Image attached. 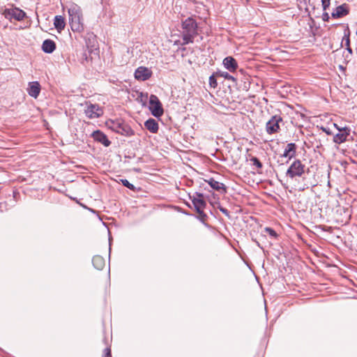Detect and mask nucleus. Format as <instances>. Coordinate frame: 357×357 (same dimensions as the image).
<instances>
[{
	"instance_id": "2",
	"label": "nucleus",
	"mask_w": 357,
	"mask_h": 357,
	"mask_svg": "<svg viewBox=\"0 0 357 357\" xmlns=\"http://www.w3.org/2000/svg\"><path fill=\"white\" fill-rule=\"evenodd\" d=\"M182 42L181 45L193 43L194 38L198 34L197 24L192 17H188L182 22Z\"/></svg>"
},
{
	"instance_id": "29",
	"label": "nucleus",
	"mask_w": 357,
	"mask_h": 357,
	"mask_svg": "<svg viewBox=\"0 0 357 357\" xmlns=\"http://www.w3.org/2000/svg\"><path fill=\"white\" fill-rule=\"evenodd\" d=\"M105 357H112L111 356V350L109 348H106L105 349Z\"/></svg>"
},
{
	"instance_id": "31",
	"label": "nucleus",
	"mask_w": 357,
	"mask_h": 357,
	"mask_svg": "<svg viewBox=\"0 0 357 357\" xmlns=\"http://www.w3.org/2000/svg\"><path fill=\"white\" fill-rule=\"evenodd\" d=\"M321 129H322V130H323L324 132H325L327 135H331V134H332V132H331V130H330L329 129L326 128L322 127V128H321Z\"/></svg>"
},
{
	"instance_id": "30",
	"label": "nucleus",
	"mask_w": 357,
	"mask_h": 357,
	"mask_svg": "<svg viewBox=\"0 0 357 357\" xmlns=\"http://www.w3.org/2000/svg\"><path fill=\"white\" fill-rule=\"evenodd\" d=\"M220 211L225 215H226L227 216H229V211H227V209L225 208H222V207H220Z\"/></svg>"
},
{
	"instance_id": "35",
	"label": "nucleus",
	"mask_w": 357,
	"mask_h": 357,
	"mask_svg": "<svg viewBox=\"0 0 357 357\" xmlns=\"http://www.w3.org/2000/svg\"><path fill=\"white\" fill-rule=\"evenodd\" d=\"M324 16H326L327 18L328 17V13L324 14Z\"/></svg>"
},
{
	"instance_id": "33",
	"label": "nucleus",
	"mask_w": 357,
	"mask_h": 357,
	"mask_svg": "<svg viewBox=\"0 0 357 357\" xmlns=\"http://www.w3.org/2000/svg\"><path fill=\"white\" fill-rule=\"evenodd\" d=\"M347 50H348V52L349 53H351V54L352 53V50H351V48L350 47H347Z\"/></svg>"
},
{
	"instance_id": "6",
	"label": "nucleus",
	"mask_w": 357,
	"mask_h": 357,
	"mask_svg": "<svg viewBox=\"0 0 357 357\" xmlns=\"http://www.w3.org/2000/svg\"><path fill=\"white\" fill-rule=\"evenodd\" d=\"M2 13L6 19H15L17 21L22 20L26 15L22 10L16 7L5 8Z\"/></svg>"
},
{
	"instance_id": "13",
	"label": "nucleus",
	"mask_w": 357,
	"mask_h": 357,
	"mask_svg": "<svg viewBox=\"0 0 357 357\" xmlns=\"http://www.w3.org/2000/svg\"><path fill=\"white\" fill-rule=\"evenodd\" d=\"M205 182H206L213 189L221 193H225L227 192V188L225 185L222 183L215 181L213 178L205 180Z\"/></svg>"
},
{
	"instance_id": "3",
	"label": "nucleus",
	"mask_w": 357,
	"mask_h": 357,
	"mask_svg": "<svg viewBox=\"0 0 357 357\" xmlns=\"http://www.w3.org/2000/svg\"><path fill=\"white\" fill-rule=\"evenodd\" d=\"M338 132L333 136V141L335 144H341L348 141L353 140L351 135V130L349 127L337 128Z\"/></svg>"
},
{
	"instance_id": "23",
	"label": "nucleus",
	"mask_w": 357,
	"mask_h": 357,
	"mask_svg": "<svg viewBox=\"0 0 357 357\" xmlns=\"http://www.w3.org/2000/svg\"><path fill=\"white\" fill-rule=\"evenodd\" d=\"M250 161L252 162V165L254 166H256L257 168L260 169L262 167V164L261 162L255 157H252L251 159H250Z\"/></svg>"
},
{
	"instance_id": "14",
	"label": "nucleus",
	"mask_w": 357,
	"mask_h": 357,
	"mask_svg": "<svg viewBox=\"0 0 357 357\" xmlns=\"http://www.w3.org/2000/svg\"><path fill=\"white\" fill-rule=\"evenodd\" d=\"M224 67L231 73H234L238 68V63L235 59L231 56H227L223 60Z\"/></svg>"
},
{
	"instance_id": "17",
	"label": "nucleus",
	"mask_w": 357,
	"mask_h": 357,
	"mask_svg": "<svg viewBox=\"0 0 357 357\" xmlns=\"http://www.w3.org/2000/svg\"><path fill=\"white\" fill-rule=\"evenodd\" d=\"M56 49L55 43L50 39L45 40L42 44V50L45 53H52Z\"/></svg>"
},
{
	"instance_id": "27",
	"label": "nucleus",
	"mask_w": 357,
	"mask_h": 357,
	"mask_svg": "<svg viewBox=\"0 0 357 357\" xmlns=\"http://www.w3.org/2000/svg\"><path fill=\"white\" fill-rule=\"evenodd\" d=\"M122 123H114L112 122V126H111L112 129L117 132V130L119 129L120 130L121 128Z\"/></svg>"
},
{
	"instance_id": "25",
	"label": "nucleus",
	"mask_w": 357,
	"mask_h": 357,
	"mask_svg": "<svg viewBox=\"0 0 357 357\" xmlns=\"http://www.w3.org/2000/svg\"><path fill=\"white\" fill-rule=\"evenodd\" d=\"M121 183L125 187H127L130 190H133L135 188V186L126 179H121Z\"/></svg>"
},
{
	"instance_id": "16",
	"label": "nucleus",
	"mask_w": 357,
	"mask_h": 357,
	"mask_svg": "<svg viewBox=\"0 0 357 357\" xmlns=\"http://www.w3.org/2000/svg\"><path fill=\"white\" fill-rule=\"evenodd\" d=\"M296 153V146L294 143H289L284 149L282 157L288 158L289 160L294 158Z\"/></svg>"
},
{
	"instance_id": "20",
	"label": "nucleus",
	"mask_w": 357,
	"mask_h": 357,
	"mask_svg": "<svg viewBox=\"0 0 357 357\" xmlns=\"http://www.w3.org/2000/svg\"><path fill=\"white\" fill-rule=\"evenodd\" d=\"M92 262L93 266L98 270H102L105 266V259L100 255L94 256Z\"/></svg>"
},
{
	"instance_id": "21",
	"label": "nucleus",
	"mask_w": 357,
	"mask_h": 357,
	"mask_svg": "<svg viewBox=\"0 0 357 357\" xmlns=\"http://www.w3.org/2000/svg\"><path fill=\"white\" fill-rule=\"evenodd\" d=\"M118 133H120L125 136H132L134 135L133 130L128 125L122 123L121 128L117 130Z\"/></svg>"
},
{
	"instance_id": "8",
	"label": "nucleus",
	"mask_w": 357,
	"mask_h": 357,
	"mask_svg": "<svg viewBox=\"0 0 357 357\" xmlns=\"http://www.w3.org/2000/svg\"><path fill=\"white\" fill-rule=\"evenodd\" d=\"M84 113L89 119H96L102 116L103 112L98 105L86 102Z\"/></svg>"
},
{
	"instance_id": "5",
	"label": "nucleus",
	"mask_w": 357,
	"mask_h": 357,
	"mask_svg": "<svg viewBox=\"0 0 357 357\" xmlns=\"http://www.w3.org/2000/svg\"><path fill=\"white\" fill-rule=\"evenodd\" d=\"M192 204L197 213L202 217L205 218L206 215L204 212L206 206V203L204 199V195L202 193H196L192 198Z\"/></svg>"
},
{
	"instance_id": "12",
	"label": "nucleus",
	"mask_w": 357,
	"mask_h": 357,
	"mask_svg": "<svg viewBox=\"0 0 357 357\" xmlns=\"http://www.w3.org/2000/svg\"><path fill=\"white\" fill-rule=\"evenodd\" d=\"M29 95L34 98H36L40 92V85L38 82H31L29 83L27 88Z\"/></svg>"
},
{
	"instance_id": "15",
	"label": "nucleus",
	"mask_w": 357,
	"mask_h": 357,
	"mask_svg": "<svg viewBox=\"0 0 357 357\" xmlns=\"http://www.w3.org/2000/svg\"><path fill=\"white\" fill-rule=\"evenodd\" d=\"M93 139L102 144L105 146H109L111 144L106 135L100 130H96L93 132Z\"/></svg>"
},
{
	"instance_id": "28",
	"label": "nucleus",
	"mask_w": 357,
	"mask_h": 357,
	"mask_svg": "<svg viewBox=\"0 0 357 357\" xmlns=\"http://www.w3.org/2000/svg\"><path fill=\"white\" fill-rule=\"evenodd\" d=\"M265 231L273 237H275L277 236L276 232L270 227H266Z\"/></svg>"
},
{
	"instance_id": "34",
	"label": "nucleus",
	"mask_w": 357,
	"mask_h": 357,
	"mask_svg": "<svg viewBox=\"0 0 357 357\" xmlns=\"http://www.w3.org/2000/svg\"><path fill=\"white\" fill-rule=\"evenodd\" d=\"M334 127L337 130V128H342L341 126H339L337 123H333Z\"/></svg>"
},
{
	"instance_id": "32",
	"label": "nucleus",
	"mask_w": 357,
	"mask_h": 357,
	"mask_svg": "<svg viewBox=\"0 0 357 357\" xmlns=\"http://www.w3.org/2000/svg\"><path fill=\"white\" fill-rule=\"evenodd\" d=\"M349 43H350V41H349V36H345V45L347 47H350L349 46Z\"/></svg>"
},
{
	"instance_id": "18",
	"label": "nucleus",
	"mask_w": 357,
	"mask_h": 357,
	"mask_svg": "<svg viewBox=\"0 0 357 357\" xmlns=\"http://www.w3.org/2000/svg\"><path fill=\"white\" fill-rule=\"evenodd\" d=\"M54 26L58 32H61L66 26L64 17L61 15H56L54 19Z\"/></svg>"
},
{
	"instance_id": "19",
	"label": "nucleus",
	"mask_w": 357,
	"mask_h": 357,
	"mask_svg": "<svg viewBox=\"0 0 357 357\" xmlns=\"http://www.w3.org/2000/svg\"><path fill=\"white\" fill-rule=\"evenodd\" d=\"M145 128L152 133H156L158 131V123L153 119H149L144 123Z\"/></svg>"
},
{
	"instance_id": "1",
	"label": "nucleus",
	"mask_w": 357,
	"mask_h": 357,
	"mask_svg": "<svg viewBox=\"0 0 357 357\" xmlns=\"http://www.w3.org/2000/svg\"><path fill=\"white\" fill-rule=\"evenodd\" d=\"M68 20L73 32L82 33L84 30L82 10L79 6L71 3L68 6Z\"/></svg>"
},
{
	"instance_id": "4",
	"label": "nucleus",
	"mask_w": 357,
	"mask_h": 357,
	"mask_svg": "<svg viewBox=\"0 0 357 357\" xmlns=\"http://www.w3.org/2000/svg\"><path fill=\"white\" fill-rule=\"evenodd\" d=\"M305 172V165L300 160H296L289 167L286 175L290 178L298 176L301 177Z\"/></svg>"
},
{
	"instance_id": "7",
	"label": "nucleus",
	"mask_w": 357,
	"mask_h": 357,
	"mask_svg": "<svg viewBox=\"0 0 357 357\" xmlns=\"http://www.w3.org/2000/svg\"><path fill=\"white\" fill-rule=\"evenodd\" d=\"M149 109L151 114L155 117H160L163 114V109L158 97L155 95H151L149 98Z\"/></svg>"
},
{
	"instance_id": "9",
	"label": "nucleus",
	"mask_w": 357,
	"mask_h": 357,
	"mask_svg": "<svg viewBox=\"0 0 357 357\" xmlns=\"http://www.w3.org/2000/svg\"><path fill=\"white\" fill-rule=\"evenodd\" d=\"M282 121V119L280 116H273L271 118V119L266 123V132L270 135L278 132L280 130V123H281Z\"/></svg>"
},
{
	"instance_id": "11",
	"label": "nucleus",
	"mask_w": 357,
	"mask_h": 357,
	"mask_svg": "<svg viewBox=\"0 0 357 357\" xmlns=\"http://www.w3.org/2000/svg\"><path fill=\"white\" fill-rule=\"evenodd\" d=\"M349 12V6L346 3H343L336 7L331 13V15L333 18H340L348 15Z\"/></svg>"
},
{
	"instance_id": "10",
	"label": "nucleus",
	"mask_w": 357,
	"mask_h": 357,
	"mask_svg": "<svg viewBox=\"0 0 357 357\" xmlns=\"http://www.w3.org/2000/svg\"><path fill=\"white\" fill-rule=\"evenodd\" d=\"M151 71L146 67H139L135 72V77L136 79L139 81H145L149 79L151 77Z\"/></svg>"
},
{
	"instance_id": "26",
	"label": "nucleus",
	"mask_w": 357,
	"mask_h": 357,
	"mask_svg": "<svg viewBox=\"0 0 357 357\" xmlns=\"http://www.w3.org/2000/svg\"><path fill=\"white\" fill-rule=\"evenodd\" d=\"M321 6L323 7L324 10H326L331 4V0H321Z\"/></svg>"
},
{
	"instance_id": "22",
	"label": "nucleus",
	"mask_w": 357,
	"mask_h": 357,
	"mask_svg": "<svg viewBox=\"0 0 357 357\" xmlns=\"http://www.w3.org/2000/svg\"><path fill=\"white\" fill-rule=\"evenodd\" d=\"M208 82L212 88H215L218 85L217 80L213 75L209 77Z\"/></svg>"
},
{
	"instance_id": "24",
	"label": "nucleus",
	"mask_w": 357,
	"mask_h": 357,
	"mask_svg": "<svg viewBox=\"0 0 357 357\" xmlns=\"http://www.w3.org/2000/svg\"><path fill=\"white\" fill-rule=\"evenodd\" d=\"M220 76L228 80L235 81V78L227 72L220 73Z\"/></svg>"
}]
</instances>
